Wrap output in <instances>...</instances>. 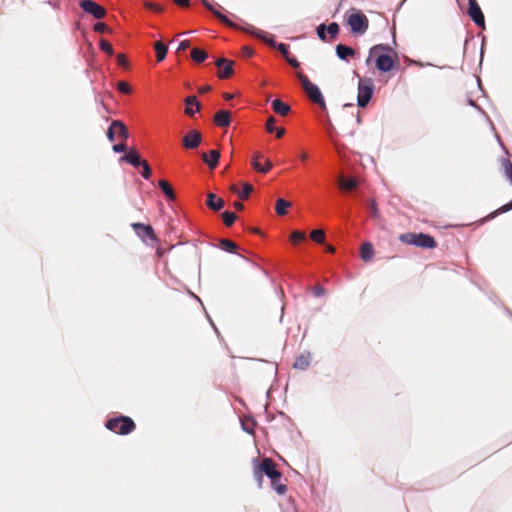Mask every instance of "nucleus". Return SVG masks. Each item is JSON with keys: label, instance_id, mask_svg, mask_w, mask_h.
Returning a JSON list of instances; mask_svg holds the SVG:
<instances>
[{"label": "nucleus", "instance_id": "obj_1", "mask_svg": "<svg viewBox=\"0 0 512 512\" xmlns=\"http://www.w3.org/2000/svg\"><path fill=\"white\" fill-rule=\"evenodd\" d=\"M372 58L375 59L376 68L383 73L391 71L399 61L397 52L388 44H377L371 47L367 62Z\"/></svg>", "mask_w": 512, "mask_h": 512}, {"label": "nucleus", "instance_id": "obj_2", "mask_svg": "<svg viewBox=\"0 0 512 512\" xmlns=\"http://www.w3.org/2000/svg\"><path fill=\"white\" fill-rule=\"evenodd\" d=\"M399 240L407 245H413L423 249H434L437 247V242L429 234L408 232L399 235Z\"/></svg>", "mask_w": 512, "mask_h": 512}, {"label": "nucleus", "instance_id": "obj_3", "mask_svg": "<svg viewBox=\"0 0 512 512\" xmlns=\"http://www.w3.org/2000/svg\"><path fill=\"white\" fill-rule=\"evenodd\" d=\"M105 427L114 433L127 435L135 430L136 425L130 417L120 415L109 419L106 422Z\"/></svg>", "mask_w": 512, "mask_h": 512}, {"label": "nucleus", "instance_id": "obj_4", "mask_svg": "<svg viewBox=\"0 0 512 512\" xmlns=\"http://www.w3.org/2000/svg\"><path fill=\"white\" fill-rule=\"evenodd\" d=\"M297 77L300 80V83L307 94V96L310 98V100L316 104H318L322 109L326 108V104L323 98V95L319 88L313 84L309 78L303 74L302 72H297Z\"/></svg>", "mask_w": 512, "mask_h": 512}, {"label": "nucleus", "instance_id": "obj_5", "mask_svg": "<svg viewBox=\"0 0 512 512\" xmlns=\"http://www.w3.org/2000/svg\"><path fill=\"white\" fill-rule=\"evenodd\" d=\"M374 90L371 78H360L358 83L357 104L359 107H365L372 98Z\"/></svg>", "mask_w": 512, "mask_h": 512}, {"label": "nucleus", "instance_id": "obj_6", "mask_svg": "<svg viewBox=\"0 0 512 512\" xmlns=\"http://www.w3.org/2000/svg\"><path fill=\"white\" fill-rule=\"evenodd\" d=\"M347 24L353 33L363 34L369 27V20L364 13L356 11L348 16Z\"/></svg>", "mask_w": 512, "mask_h": 512}, {"label": "nucleus", "instance_id": "obj_7", "mask_svg": "<svg viewBox=\"0 0 512 512\" xmlns=\"http://www.w3.org/2000/svg\"><path fill=\"white\" fill-rule=\"evenodd\" d=\"M131 227L135 233L146 243H156L158 238L151 225L132 223Z\"/></svg>", "mask_w": 512, "mask_h": 512}, {"label": "nucleus", "instance_id": "obj_8", "mask_svg": "<svg viewBox=\"0 0 512 512\" xmlns=\"http://www.w3.org/2000/svg\"><path fill=\"white\" fill-rule=\"evenodd\" d=\"M79 6L84 12L91 14L96 19H102L106 15V10L94 1L81 0Z\"/></svg>", "mask_w": 512, "mask_h": 512}, {"label": "nucleus", "instance_id": "obj_9", "mask_svg": "<svg viewBox=\"0 0 512 512\" xmlns=\"http://www.w3.org/2000/svg\"><path fill=\"white\" fill-rule=\"evenodd\" d=\"M251 165L253 169L259 173H267L272 168L271 161L264 158L260 152H255L252 155Z\"/></svg>", "mask_w": 512, "mask_h": 512}, {"label": "nucleus", "instance_id": "obj_10", "mask_svg": "<svg viewBox=\"0 0 512 512\" xmlns=\"http://www.w3.org/2000/svg\"><path fill=\"white\" fill-rule=\"evenodd\" d=\"M259 463L264 475H266L270 480L282 478V474L276 468V463L271 458L265 457Z\"/></svg>", "mask_w": 512, "mask_h": 512}, {"label": "nucleus", "instance_id": "obj_11", "mask_svg": "<svg viewBox=\"0 0 512 512\" xmlns=\"http://www.w3.org/2000/svg\"><path fill=\"white\" fill-rule=\"evenodd\" d=\"M469 8L468 15L474 21L477 26L484 27L485 19L480 6L476 0H468Z\"/></svg>", "mask_w": 512, "mask_h": 512}, {"label": "nucleus", "instance_id": "obj_12", "mask_svg": "<svg viewBox=\"0 0 512 512\" xmlns=\"http://www.w3.org/2000/svg\"><path fill=\"white\" fill-rule=\"evenodd\" d=\"M202 141V135L197 130H190L182 139V145L186 149H196Z\"/></svg>", "mask_w": 512, "mask_h": 512}, {"label": "nucleus", "instance_id": "obj_13", "mask_svg": "<svg viewBox=\"0 0 512 512\" xmlns=\"http://www.w3.org/2000/svg\"><path fill=\"white\" fill-rule=\"evenodd\" d=\"M215 65L218 68H222L223 67V69L219 70V72H218V77L220 79H228L234 73L233 61L227 60L226 58H219V59H217L216 62H215Z\"/></svg>", "mask_w": 512, "mask_h": 512}, {"label": "nucleus", "instance_id": "obj_14", "mask_svg": "<svg viewBox=\"0 0 512 512\" xmlns=\"http://www.w3.org/2000/svg\"><path fill=\"white\" fill-rule=\"evenodd\" d=\"M202 4L205 6L206 9H208L210 12H212L215 17L225 25L231 27V28H237L235 23H233L231 20H229L224 14H222L214 5H212L208 0H201Z\"/></svg>", "mask_w": 512, "mask_h": 512}, {"label": "nucleus", "instance_id": "obj_15", "mask_svg": "<svg viewBox=\"0 0 512 512\" xmlns=\"http://www.w3.org/2000/svg\"><path fill=\"white\" fill-rule=\"evenodd\" d=\"M213 121L219 127H228L231 123V113L228 110H219L214 115Z\"/></svg>", "mask_w": 512, "mask_h": 512}, {"label": "nucleus", "instance_id": "obj_16", "mask_svg": "<svg viewBox=\"0 0 512 512\" xmlns=\"http://www.w3.org/2000/svg\"><path fill=\"white\" fill-rule=\"evenodd\" d=\"M185 114L188 116H193L196 112H199L201 109V104L197 100L196 96H188L185 100Z\"/></svg>", "mask_w": 512, "mask_h": 512}, {"label": "nucleus", "instance_id": "obj_17", "mask_svg": "<svg viewBox=\"0 0 512 512\" xmlns=\"http://www.w3.org/2000/svg\"><path fill=\"white\" fill-rule=\"evenodd\" d=\"M224 200L214 193L207 194L206 205L213 211H219L224 207Z\"/></svg>", "mask_w": 512, "mask_h": 512}, {"label": "nucleus", "instance_id": "obj_18", "mask_svg": "<svg viewBox=\"0 0 512 512\" xmlns=\"http://www.w3.org/2000/svg\"><path fill=\"white\" fill-rule=\"evenodd\" d=\"M121 160L131 164L135 168L141 166L142 163L145 162V160L140 158L138 152L135 149H130L126 155L121 157Z\"/></svg>", "mask_w": 512, "mask_h": 512}, {"label": "nucleus", "instance_id": "obj_19", "mask_svg": "<svg viewBox=\"0 0 512 512\" xmlns=\"http://www.w3.org/2000/svg\"><path fill=\"white\" fill-rule=\"evenodd\" d=\"M220 159V152L218 150H211L209 153L202 154V160L209 166L210 169L216 168Z\"/></svg>", "mask_w": 512, "mask_h": 512}, {"label": "nucleus", "instance_id": "obj_20", "mask_svg": "<svg viewBox=\"0 0 512 512\" xmlns=\"http://www.w3.org/2000/svg\"><path fill=\"white\" fill-rule=\"evenodd\" d=\"M272 109L276 114L280 116H287L291 111L290 106L280 99H275L272 102Z\"/></svg>", "mask_w": 512, "mask_h": 512}, {"label": "nucleus", "instance_id": "obj_21", "mask_svg": "<svg viewBox=\"0 0 512 512\" xmlns=\"http://www.w3.org/2000/svg\"><path fill=\"white\" fill-rule=\"evenodd\" d=\"M336 54L340 59L347 60L348 57L355 55V51L351 47H348L343 44H338L336 46Z\"/></svg>", "mask_w": 512, "mask_h": 512}, {"label": "nucleus", "instance_id": "obj_22", "mask_svg": "<svg viewBox=\"0 0 512 512\" xmlns=\"http://www.w3.org/2000/svg\"><path fill=\"white\" fill-rule=\"evenodd\" d=\"M159 188L162 190V192L165 194L168 200H175L176 194L174 192L173 187L166 181V180H160L158 182Z\"/></svg>", "mask_w": 512, "mask_h": 512}, {"label": "nucleus", "instance_id": "obj_23", "mask_svg": "<svg viewBox=\"0 0 512 512\" xmlns=\"http://www.w3.org/2000/svg\"><path fill=\"white\" fill-rule=\"evenodd\" d=\"M291 202L278 198L275 204V211L279 216H284L288 213L287 209L291 207Z\"/></svg>", "mask_w": 512, "mask_h": 512}, {"label": "nucleus", "instance_id": "obj_24", "mask_svg": "<svg viewBox=\"0 0 512 512\" xmlns=\"http://www.w3.org/2000/svg\"><path fill=\"white\" fill-rule=\"evenodd\" d=\"M154 49L156 52L157 61L158 62L163 61L165 59L167 51H168L167 46L164 43H162L161 41H157L154 44Z\"/></svg>", "mask_w": 512, "mask_h": 512}, {"label": "nucleus", "instance_id": "obj_25", "mask_svg": "<svg viewBox=\"0 0 512 512\" xmlns=\"http://www.w3.org/2000/svg\"><path fill=\"white\" fill-rule=\"evenodd\" d=\"M338 184L340 186L341 189H344V190H347V191H351V190H354L358 183L355 179L351 178V179H345L343 176H340L338 178Z\"/></svg>", "mask_w": 512, "mask_h": 512}, {"label": "nucleus", "instance_id": "obj_26", "mask_svg": "<svg viewBox=\"0 0 512 512\" xmlns=\"http://www.w3.org/2000/svg\"><path fill=\"white\" fill-rule=\"evenodd\" d=\"M374 255V248L370 242H365L361 246V258L364 261H369Z\"/></svg>", "mask_w": 512, "mask_h": 512}, {"label": "nucleus", "instance_id": "obj_27", "mask_svg": "<svg viewBox=\"0 0 512 512\" xmlns=\"http://www.w3.org/2000/svg\"><path fill=\"white\" fill-rule=\"evenodd\" d=\"M208 57V54L206 51L199 49V48H193L191 50V58L196 63H202L204 62Z\"/></svg>", "mask_w": 512, "mask_h": 512}, {"label": "nucleus", "instance_id": "obj_28", "mask_svg": "<svg viewBox=\"0 0 512 512\" xmlns=\"http://www.w3.org/2000/svg\"><path fill=\"white\" fill-rule=\"evenodd\" d=\"M112 126L117 127L119 137L122 138L124 141L128 139L129 132L125 124L120 120H114L112 121Z\"/></svg>", "mask_w": 512, "mask_h": 512}, {"label": "nucleus", "instance_id": "obj_29", "mask_svg": "<svg viewBox=\"0 0 512 512\" xmlns=\"http://www.w3.org/2000/svg\"><path fill=\"white\" fill-rule=\"evenodd\" d=\"M271 485L279 495H284L287 492V485L281 482V478L271 480Z\"/></svg>", "mask_w": 512, "mask_h": 512}, {"label": "nucleus", "instance_id": "obj_30", "mask_svg": "<svg viewBox=\"0 0 512 512\" xmlns=\"http://www.w3.org/2000/svg\"><path fill=\"white\" fill-rule=\"evenodd\" d=\"M310 364V356L309 355H301L299 356L295 363L294 367L298 369H306Z\"/></svg>", "mask_w": 512, "mask_h": 512}, {"label": "nucleus", "instance_id": "obj_31", "mask_svg": "<svg viewBox=\"0 0 512 512\" xmlns=\"http://www.w3.org/2000/svg\"><path fill=\"white\" fill-rule=\"evenodd\" d=\"M219 245L222 249L231 253L235 252L238 248L237 244L229 239H221Z\"/></svg>", "mask_w": 512, "mask_h": 512}, {"label": "nucleus", "instance_id": "obj_32", "mask_svg": "<svg viewBox=\"0 0 512 512\" xmlns=\"http://www.w3.org/2000/svg\"><path fill=\"white\" fill-rule=\"evenodd\" d=\"M310 238L316 243L322 244L325 241V232L322 229H315L310 233Z\"/></svg>", "mask_w": 512, "mask_h": 512}, {"label": "nucleus", "instance_id": "obj_33", "mask_svg": "<svg viewBox=\"0 0 512 512\" xmlns=\"http://www.w3.org/2000/svg\"><path fill=\"white\" fill-rule=\"evenodd\" d=\"M253 475L258 487H262L264 472L261 470L260 463L254 465Z\"/></svg>", "mask_w": 512, "mask_h": 512}, {"label": "nucleus", "instance_id": "obj_34", "mask_svg": "<svg viewBox=\"0 0 512 512\" xmlns=\"http://www.w3.org/2000/svg\"><path fill=\"white\" fill-rule=\"evenodd\" d=\"M222 219H223L224 224L227 227H230L236 221L237 215L234 212L225 211L222 213Z\"/></svg>", "mask_w": 512, "mask_h": 512}, {"label": "nucleus", "instance_id": "obj_35", "mask_svg": "<svg viewBox=\"0 0 512 512\" xmlns=\"http://www.w3.org/2000/svg\"><path fill=\"white\" fill-rule=\"evenodd\" d=\"M254 188L249 183H243V190L239 193V198L242 200L247 199L250 194L253 192Z\"/></svg>", "mask_w": 512, "mask_h": 512}, {"label": "nucleus", "instance_id": "obj_36", "mask_svg": "<svg viewBox=\"0 0 512 512\" xmlns=\"http://www.w3.org/2000/svg\"><path fill=\"white\" fill-rule=\"evenodd\" d=\"M339 25L336 22H332L327 26V32L331 39H335L339 34Z\"/></svg>", "mask_w": 512, "mask_h": 512}, {"label": "nucleus", "instance_id": "obj_37", "mask_svg": "<svg viewBox=\"0 0 512 512\" xmlns=\"http://www.w3.org/2000/svg\"><path fill=\"white\" fill-rule=\"evenodd\" d=\"M305 233L304 232H301V231H293L290 235V241L293 243V244H297L299 242H302L304 239H305Z\"/></svg>", "mask_w": 512, "mask_h": 512}, {"label": "nucleus", "instance_id": "obj_38", "mask_svg": "<svg viewBox=\"0 0 512 512\" xmlns=\"http://www.w3.org/2000/svg\"><path fill=\"white\" fill-rule=\"evenodd\" d=\"M100 49L106 52L109 56L114 54V49L112 45L105 39H102L99 43Z\"/></svg>", "mask_w": 512, "mask_h": 512}, {"label": "nucleus", "instance_id": "obj_39", "mask_svg": "<svg viewBox=\"0 0 512 512\" xmlns=\"http://www.w3.org/2000/svg\"><path fill=\"white\" fill-rule=\"evenodd\" d=\"M117 89L123 94H130L132 91L130 84L126 81H119L117 83Z\"/></svg>", "mask_w": 512, "mask_h": 512}, {"label": "nucleus", "instance_id": "obj_40", "mask_svg": "<svg viewBox=\"0 0 512 512\" xmlns=\"http://www.w3.org/2000/svg\"><path fill=\"white\" fill-rule=\"evenodd\" d=\"M141 167H142V172H141L142 177L145 179H149L152 175V170H151V167L148 164V162L145 160V162L142 163Z\"/></svg>", "mask_w": 512, "mask_h": 512}, {"label": "nucleus", "instance_id": "obj_41", "mask_svg": "<svg viewBox=\"0 0 512 512\" xmlns=\"http://www.w3.org/2000/svg\"><path fill=\"white\" fill-rule=\"evenodd\" d=\"M368 207H369V210H370V213H371V216L373 218H379L380 216V213H379V210H378V206H377V203L375 200H371L368 204Z\"/></svg>", "mask_w": 512, "mask_h": 512}, {"label": "nucleus", "instance_id": "obj_42", "mask_svg": "<svg viewBox=\"0 0 512 512\" xmlns=\"http://www.w3.org/2000/svg\"><path fill=\"white\" fill-rule=\"evenodd\" d=\"M145 7L156 12V13H162L164 11V8L156 3L153 2H145Z\"/></svg>", "mask_w": 512, "mask_h": 512}, {"label": "nucleus", "instance_id": "obj_43", "mask_svg": "<svg viewBox=\"0 0 512 512\" xmlns=\"http://www.w3.org/2000/svg\"><path fill=\"white\" fill-rule=\"evenodd\" d=\"M326 31H327V27H326V25H325V24H320V25L317 27V35H318V37H319L322 41H326V40H327Z\"/></svg>", "mask_w": 512, "mask_h": 512}, {"label": "nucleus", "instance_id": "obj_44", "mask_svg": "<svg viewBox=\"0 0 512 512\" xmlns=\"http://www.w3.org/2000/svg\"><path fill=\"white\" fill-rule=\"evenodd\" d=\"M94 31L98 32V33H104V32L110 31V29L108 28V26L105 23L98 22L94 25Z\"/></svg>", "mask_w": 512, "mask_h": 512}, {"label": "nucleus", "instance_id": "obj_45", "mask_svg": "<svg viewBox=\"0 0 512 512\" xmlns=\"http://www.w3.org/2000/svg\"><path fill=\"white\" fill-rule=\"evenodd\" d=\"M277 49L283 55L285 60H287V57H290V52L288 50L287 45H285L283 43H280V44L277 45Z\"/></svg>", "mask_w": 512, "mask_h": 512}, {"label": "nucleus", "instance_id": "obj_46", "mask_svg": "<svg viewBox=\"0 0 512 512\" xmlns=\"http://www.w3.org/2000/svg\"><path fill=\"white\" fill-rule=\"evenodd\" d=\"M275 122H276V119L273 116H271V117H269L267 119L266 130H267L268 133H273L274 132V130H275V126H274Z\"/></svg>", "mask_w": 512, "mask_h": 512}, {"label": "nucleus", "instance_id": "obj_47", "mask_svg": "<svg viewBox=\"0 0 512 512\" xmlns=\"http://www.w3.org/2000/svg\"><path fill=\"white\" fill-rule=\"evenodd\" d=\"M313 293H314L315 297H321V296L325 295L326 290L323 286L317 284L313 287Z\"/></svg>", "mask_w": 512, "mask_h": 512}, {"label": "nucleus", "instance_id": "obj_48", "mask_svg": "<svg viewBox=\"0 0 512 512\" xmlns=\"http://www.w3.org/2000/svg\"><path fill=\"white\" fill-rule=\"evenodd\" d=\"M243 30L249 34L257 36L258 38L262 37V33L251 25H248L247 27L243 28Z\"/></svg>", "mask_w": 512, "mask_h": 512}, {"label": "nucleus", "instance_id": "obj_49", "mask_svg": "<svg viewBox=\"0 0 512 512\" xmlns=\"http://www.w3.org/2000/svg\"><path fill=\"white\" fill-rule=\"evenodd\" d=\"M117 63L124 68H127L128 66V61L124 54L117 55Z\"/></svg>", "mask_w": 512, "mask_h": 512}, {"label": "nucleus", "instance_id": "obj_50", "mask_svg": "<svg viewBox=\"0 0 512 512\" xmlns=\"http://www.w3.org/2000/svg\"><path fill=\"white\" fill-rule=\"evenodd\" d=\"M115 129H117V127H113L112 124L110 125V127L108 128L107 130V138L113 142L114 139H115Z\"/></svg>", "mask_w": 512, "mask_h": 512}, {"label": "nucleus", "instance_id": "obj_51", "mask_svg": "<svg viewBox=\"0 0 512 512\" xmlns=\"http://www.w3.org/2000/svg\"><path fill=\"white\" fill-rule=\"evenodd\" d=\"M126 149H127V147H126L125 143H119V144H115L113 146V151L116 153L124 152V151H126Z\"/></svg>", "mask_w": 512, "mask_h": 512}, {"label": "nucleus", "instance_id": "obj_52", "mask_svg": "<svg viewBox=\"0 0 512 512\" xmlns=\"http://www.w3.org/2000/svg\"><path fill=\"white\" fill-rule=\"evenodd\" d=\"M189 47H190V41L189 40H183L182 42H180V44H179V46L177 48V52L185 51Z\"/></svg>", "mask_w": 512, "mask_h": 512}, {"label": "nucleus", "instance_id": "obj_53", "mask_svg": "<svg viewBox=\"0 0 512 512\" xmlns=\"http://www.w3.org/2000/svg\"><path fill=\"white\" fill-rule=\"evenodd\" d=\"M286 61L295 69L300 67V63L296 58L287 57Z\"/></svg>", "mask_w": 512, "mask_h": 512}, {"label": "nucleus", "instance_id": "obj_54", "mask_svg": "<svg viewBox=\"0 0 512 512\" xmlns=\"http://www.w3.org/2000/svg\"><path fill=\"white\" fill-rule=\"evenodd\" d=\"M242 53L245 57H251L254 53L253 49L249 46H244L242 48Z\"/></svg>", "mask_w": 512, "mask_h": 512}, {"label": "nucleus", "instance_id": "obj_55", "mask_svg": "<svg viewBox=\"0 0 512 512\" xmlns=\"http://www.w3.org/2000/svg\"><path fill=\"white\" fill-rule=\"evenodd\" d=\"M178 6L186 8L190 5V0H173Z\"/></svg>", "mask_w": 512, "mask_h": 512}, {"label": "nucleus", "instance_id": "obj_56", "mask_svg": "<svg viewBox=\"0 0 512 512\" xmlns=\"http://www.w3.org/2000/svg\"><path fill=\"white\" fill-rule=\"evenodd\" d=\"M211 89H212L211 86L204 85V86L199 87L198 92L203 94V93L210 92Z\"/></svg>", "mask_w": 512, "mask_h": 512}, {"label": "nucleus", "instance_id": "obj_57", "mask_svg": "<svg viewBox=\"0 0 512 512\" xmlns=\"http://www.w3.org/2000/svg\"><path fill=\"white\" fill-rule=\"evenodd\" d=\"M274 132H276V137L277 138H281L284 133H285V129L284 128H275Z\"/></svg>", "mask_w": 512, "mask_h": 512}, {"label": "nucleus", "instance_id": "obj_58", "mask_svg": "<svg viewBox=\"0 0 512 512\" xmlns=\"http://www.w3.org/2000/svg\"><path fill=\"white\" fill-rule=\"evenodd\" d=\"M233 207H234L236 210H238V211H241V210H243V209H244V205H243L241 202H239V201H235V202L233 203Z\"/></svg>", "mask_w": 512, "mask_h": 512}, {"label": "nucleus", "instance_id": "obj_59", "mask_svg": "<svg viewBox=\"0 0 512 512\" xmlns=\"http://www.w3.org/2000/svg\"><path fill=\"white\" fill-rule=\"evenodd\" d=\"M260 39L264 40L265 42H267L270 46L274 47L275 46V41L273 39H268L266 36H264L262 34V37H260Z\"/></svg>", "mask_w": 512, "mask_h": 512}, {"label": "nucleus", "instance_id": "obj_60", "mask_svg": "<svg viewBox=\"0 0 512 512\" xmlns=\"http://www.w3.org/2000/svg\"><path fill=\"white\" fill-rule=\"evenodd\" d=\"M230 191L233 192V193H237L239 195L240 191L238 189V186L237 184H231L230 187H229Z\"/></svg>", "mask_w": 512, "mask_h": 512}, {"label": "nucleus", "instance_id": "obj_61", "mask_svg": "<svg viewBox=\"0 0 512 512\" xmlns=\"http://www.w3.org/2000/svg\"><path fill=\"white\" fill-rule=\"evenodd\" d=\"M301 161H306L308 159V154L305 151H302L299 155Z\"/></svg>", "mask_w": 512, "mask_h": 512}, {"label": "nucleus", "instance_id": "obj_62", "mask_svg": "<svg viewBox=\"0 0 512 512\" xmlns=\"http://www.w3.org/2000/svg\"><path fill=\"white\" fill-rule=\"evenodd\" d=\"M326 251L329 252V253H334L335 252V247H333L332 245H327L326 246Z\"/></svg>", "mask_w": 512, "mask_h": 512}, {"label": "nucleus", "instance_id": "obj_63", "mask_svg": "<svg viewBox=\"0 0 512 512\" xmlns=\"http://www.w3.org/2000/svg\"><path fill=\"white\" fill-rule=\"evenodd\" d=\"M223 97L225 100H231L233 98V95L230 93H224Z\"/></svg>", "mask_w": 512, "mask_h": 512}, {"label": "nucleus", "instance_id": "obj_64", "mask_svg": "<svg viewBox=\"0 0 512 512\" xmlns=\"http://www.w3.org/2000/svg\"><path fill=\"white\" fill-rule=\"evenodd\" d=\"M332 129H333L332 124H330V125H329V131H328V132H329L330 137H332Z\"/></svg>", "mask_w": 512, "mask_h": 512}]
</instances>
